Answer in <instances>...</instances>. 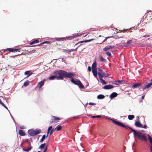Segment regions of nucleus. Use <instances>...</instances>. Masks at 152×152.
<instances>
[{"label": "nucleus", "mask_w": 152, "mask_h": 152, "mask_svg": "<svg viewBox=\"0 0 152 152\" xmlns=\"http://www.w3.org/2000/svg\"><path fill=\"white\" fill-rule=\"evenodd\" d=\"M44 83V80L41 81L38 83L39 85V88H41V87L43 85Z\"/></svg>", "instance_id": "16"}, {"label": "nucleus", "mask_w": 152, "mask_h": 152, "mask_svg": "<svg viewBox=\"0 0 152 152\" xmlns=\"http://www.w3.org/2000/svg\"><path fill=\"white\" fill-rule=\"evenodd\" d=\"M28 133L31 136H34L35 135L34 131L33 129L28 130Z\"/></svg>", "instance_id": "6"}, {"label": "nucleus", "mask_w": 152, "mask_h": 152, "mask_svg": "<svg viewBox=\"0 0 152 152\" xmlns=\"http://www.w3.org/2000/svg\"><path fill=\"white\" fill-rule=\"evenodd\" d=\"M113 84H115V85H119L118 84H117V83H113Z\"/></svg>", "instance_id": "58"}, {"label": "nucleus", "mask_w": 152, "mask_h": 152, "mask_svg": "<svg viewBox=\"0 0 152 152\" xmlns=\"http://www.w3.org/2000/svg\"><path fill=\"white\" fill-rule=\"evenodd\" d=\"M129 129H130L132 132H133V135H134V137H135V136L137 135V131H135V130L132 129V128H129Z\"/></svg>", "instance_id": "19"}, {"label": "nucleus", "mask_w": 152, "mask_h": 152, "mask_svg": "<svg viewBox=\"0 0 152 152\" xmlns=\"http://www.w3.org/2000/svg\"><path fill=\"white\" fill-rule=\"evenodd\" d=\"M132 40H129L128 41H127V44H130L132 43Z\"/></svg>", "instance_id": "41"}, {"label": "nucleus", "mask_w": 152, "mask_h": 152, "mask_svg": "<svg viewBox=\"0 0 152 152\" xmlns=\"http://www.w3.org/2000/svg\"><path fill=\"white\" fill-rule=\"evenodd\" d=\"M101 117V116L100 115H96V116H92V117H91L92 118H100Z\"/></svg>", "instance_id": "33"}, {"label": "nucleus", "mask_w": 152, "mask_h": 152, "mask_svg": "<svg viewBox=\"0 0 152 152\" xmlns=\"http://www.w3.org/2000/svg\"><path fill=\"white\" fill-rule=\"evenodd\" d=\"M62 127L60 125H58L54 130H56L57 131H59L61 129Z\"/></svg>", "instance_id": "24"}, {"label": "nucleus", "mask_w": 152, "mask_h": 152, "mask_svg": "<svg viewBox=\"0 0 152 152\" xmlns=\"http://www.w3.org/2000/svg\"><path fill=\"white\" fill-rule=\"evenodd\" d=\"M112 121L114 124L118 126L124 127L126 129H128V128L129 129V128H130V127H129L128 126H126L125 124H122V123L117 121L114 120H112Z\"/></svg>", "instance_id": "3"}, {"label": "nucleus", "mask_w": 152, "mask_h": 152, "mask_svg": "<svg viewBox=\"0 0 152 152\" xmlns=\"http://www.w3.org/2000/svg\"><path fill=\"white\" fill-rule=\"evenodd\" d=\"M115 81L116 82H118V83H121L122 81V80H115Z\"/></svg>", "instance_id": "37"}, {"label": "nucleus", "mask_w": 152, "mask_h": 152, "mask_svg": "<svg viewBox=\"0 0 152 152\" xmlns=\"http://www.w3.org/2000/svg\"><path fill=\"white\" fill-rule=\"evenodd\" d=\"M32 148V147L30 146V147H28V148L26 149H23V151H25L26 152H28Z\"/></svg>", "instance_id": "20"}, {"label": "nucleus", "mask_w": 152, "mask_h": 152, "mask_svg": "<svg viewBox=\"0 0 152 152\" xmlns=\"http://www.w3.org/2000/svg\"><path fill=\"white\" fill-rule=\"evenodd\" d=\"M138 86L137 83L134 84L132 86V88H135Z\"/></svg>", "instance_id": "34"}, {"label": "nucleus", "mask_w": 152, "mask_h": 152, "mask_svg": "<svg viewBox=\"0 0 152 152\" xmlns=\"http://www.w3.org/2000/svg\"><path fill=\"white\" fill-rule=\"evenodd\" d=\"M152 85V83H150L148 84L147 85H145L144 87L143 88V90H144L146 88H148L150 87Z\"/></svg>", "instance_id": "14"}, {"label": "nucleus", "mask_w": 152, "mask_h": 152, "mask_svg": "<svg viewBox=\"0 0 152 152\" xmlns=\"http://www.w3.org/2000/svg\"><path fill=\"white\" fill-rule=\"evenodd\" d=\"M107 40V39L105 38L103 41L102 42H104L106 40Z\"/></svg>", "instance_id": "57"}, {"label": "nucleus", "mask_w": 152, "mask_h": 152, "mask_svg": "<svg viewBox=\"0 0 152 152\" xmlns=\"http://www.w3.org/2000/svg\"><path fill=\"white\" fill-rule=\"evenodd\" d=\"M45 145V143H43V144H41L40 145V147H39V148H44Z\"/></svg>", "instance_id": "32"}, {"label": "nucleus", "mask_w": 152, "mask_h": 152, "mask_svg": "<svg viewBox=\"0 0 152 152\" xmlns=\"http://www.w3.org/2000/svg\"><path fill=\"white\" fill-rule=\"evenodd\" d=\"M0 104L2 105L3 106L4 104L2 102L1 100L0 99Z\"/></svg>", "instance_id": "44"}, {"label": "nucleus", "mask_w": 152, "mask_h": 152, "mask_svg": "<svg viewBox=\"0 0 152 152\" xmlns=\"http://www.w3.org/2000/svg\"><path fill=\"white\" fill-rule=\"evenodd\" d=\"M142 132H144V131H143V130H141V131L138 130V131H137V136L138 137L141 135H142L141 134H142Z\"/></svg>", "instance_id": "18"}, {"label": "nucleus", "mask_w": 152, "mask_h": 152, "mask_svg": "<svg viewBox=\"0 0 152 152\" xmlns=\"http://www.w3.org/2000/svg\"><path fill=\"white\" fill-rule=\"evenodd\" d=\"M64 71L59 70L54 72L53 74L56 75L57 80L62 79L63 78V76H64Z\"/></svg>", "instance_id": "1"}, {"label": "nucleus", "mask_w": 152, "mask_h": 152, "mask_svg": "<svg viewBox=\"0 0 152 152\" xmlns=\"http://www.w3.org/2000/svg\"><path fill=\"white\" fill-rule=\"evenodd\" d=\"M117 94L115 92H113L112 93L110 96V98L111 99H113V98L116 97L117 96Z\"/></svg>", "instance_id": "12"}, {"label": "nucleus", "mask_w": 152, "mask_h": 152, "mask_svg": "<svg viewBox=\"0 0 152 152\" xmlns=\"http://www.w3.org/2000/svg\"><path fill=\"white\" fill-rule=\"evenodd\" d=\"M139 138L141 140L146 141L147 140V137L144 135H141L139 137Z\"/></svg>", "instance_id": "8"}, {"label": "nucleus", "mask_w": 152, "mask_h": 152, "mask_svg": "<svg viewBox=\"0 0 152 152\" xmlns=\"http://www.w3.org/2000/svg\"><path fill=\"white\" fill-rule=\"evenodd\" d=\"M35 135L41 133V131L40 129H36L35 131Z\"/></svg>", "instance_id": "25"}, {"label": "nucleus", "mask_w": 152, "mask_h": 152, "mask_svg": "<svg viewBox=\"0 0 152 152\" xmlns=\"http://www.w3.org/2000/svg\"><path fill=\"white\" fill-rule=\"evenodd\" d=\"M47 150V147H46L45 148L43 152H46Z\"/></svg>", "instance_id": "49"}, {"label": "nucleus", "mask_w": 152, "mask_h": 152, "mask_svg": "<svg viewBox=\"0 0 152 152\" xmlns=\"http://www.w3.org/2000/svg\"><path fill=\"white\" fill-rule=\"evenodd\" d=\"M20 129H24L25 128V127H24V126H21L20 127Z\"/></svg>", "instance_id": "48"}, {"label": "nucleus", "mask_w": 152, "mask_h": 152, "mask_svg": "<svg viewBox=\"0 0 152 152\" xmlns=\"http://www.w3.org/2000/svg\"><path fill=\"white\" fill-rule=\"evenodd\" d=\"M55 130L54 129H52L50 133V135L53 133V131H54Z\"/></svg>", "instance_id": "42"}, {"label": "nucleus", "mask_w": 152, "mask_h": 152, "mask_svg": "<svg viewBox=\"0 0 152 152\" xmlns=\"http://www.w3.org/2000/svg\"><path fill=\"white\" fill-rule=\"evenodd\" d=\"M52 128V126H50L48 128V130L49 131H50Z\"/></svg>", "instance_id": "39"}, {"label": "nucleus", "mask_w": 152, "mask_h": 152, "mask_svg": "<svg viewBox=\"0 0 152 152\" xmlns=\"http://www.w3.org/2000/svg\"><path fill=\"white\" fill-rule=\"evenodd\" d=\"M135 125L137 127L142 128L143 126L139 121H136L135 123Z\"/></svg>", "instance_id": "9"}, {"label": "nucleus", "mask_w": 152, "mask_h": 152, "mask_svg": "<svg viewBox=\"0 0 152 152\" xmlns=\"http://www.w3.org/2000/svg\"><path fill=\"white\" fill-rule=\"evenodd\" d=\"M64 76L65 77L72 78V77L74 76V75L70 73H68L64 71Z\"/></svg>", "instance_id": "5"}, {"label": "nucleus", "mask_w": 152, "mask_h": 152, "mask_svg": "<svg viewBox=\"0 0 152 152\" xmlns=\"http://www.w3.org/2000/svg\"><path fill=\"white\" fill-rule=\"evenodd\" d=\"M37 152H41L40 151H38Z\"/></svg>", "instance_id": "64"}, {"label": "nucleus", "mask_w": 152, "mask_h": 152, "mask_svg": "<svg viewBox=\"0 0 152 152\" xmlns=\"http://www.w3.org/2000/svg\"><path fill=\"white\" fill-rule=\"evenodd\" d=\"M98 70L99 71L101 72H102V70L100 68H98Z\"/></svg>", "instance_id": "50"}, {"label": "nucleus", "mask_w": 152, "mask_h": 152, "mask_svg": "<svg viewBox=\"0 0 152 152\" xmlns=\"http://www.w3.org/2000/svg\"><path fill=\"white\" fill-rule=\"evenodd\" d=\"M73 37L72 36H69L66 37H62V38H56L54 39H56L57 41H66V40H70L72 39Z\"/></svg>", "instance_id": "4"}, {"label": "nucleus", "mask_w": 152, "mask_h": 152, "mask_svg": "<svg viewBox=\"0 0 152 152\" xmlns=\"http://www.w3.org/2000/svg\"><path fill=\"white\" fill-rule=\"evenodd\" d=\"M89 105H94L95 104L94 103L90 102L89 103Z\"/></svg>", "instance_id": "43"}, {"label": "nucleus", "mask_w": 152, "mask_h": 152, "mask_svg": "<svg viewBox=\"0 0 152 152\" xmlns=\"http://www.w3.org/2000/svg\"><path fill=\"white\" fill-rule=\"evenodd\" d=\"M137 86H140L141 85V84L140 83H137Z\"/></svg>", "instance_id": "55"}, {"label": "nucleus", "mask_w": 152, "mask_h": 152, "mask_svg": "<svg viewBox=\"0 0 152 152\" xmlns=\"http://www.w3.org/2000/svg\"><path fill=\"white\" fill-rule=\"evenodd\" d=\"M29 82L27 80L25 81L23 83V86H27L29 84Z\"/></svg>", "instance_id": "31"}, {"label": "nucleus", "mask_w": 152, "mask_h": 152, "mask_svg": "<svg viewBox=\"0 0 152 152\" xmlns=\"http://www.w3.org/2000/svg\"><path fill=\"white\" fill-rule=\"evenodd\" d=\"M151 152H152V146L151 147Z\"/></svg>", "instance_id": "61"}, {"label": "nucleus", "mask_w": 152, "mask_h": 152, "mask_svg": "<svg viewBox=\"0 0 152 152\" xmlns=\"http://www.w3.org/2000/svg\"><path fill=\"white\" fill-rule=\"evenodd\" d=\"M147 126L146 125H144L143 126L142 128H145L147 127Z\"/></svg>", "instance_id": "54"}, {"label": "nucleus", "mask_w": 152, "mask_h": 152, "mask_svg": "<svg viewBox=\"0 0 152 152\" xmlns=\"http://www.w3.org/2000/svg\"><path fill=\"white\" fill-rule=\"evenodd\" d=\"M29 72H30V71H26L25 72L24 74L26 75H27L29 74Z\"/></svg>", "instance_id": "40"}, {"label": "nucleus", "mask_w": 152, "mask_h": 152, "mask_svg": "<svg viewBox=\"0 0 152 152\" xmlns=\"http://www.w3.org/2000/svg\"><path fill=\"white\" fill-rule=\"evenodd\" d=\"M8 50L10 52H14L13 49H11V48L8 49Z\"/></svg>", "instance_id": "38"}, {"label": "nucleus", "mask_w": 152, "mask_h": 152, "mask_svg": "<svg viewBox=\"0 0 152 152\" xmlns=\"http://www.w3.org/2000/svg\"><path fill=\"white\" fill-rule=\"evenodd\" d=\"M49 42L48 41H46V42H43L42 43H41V44H44V43H47V44H48L49 43Z\"/></svg>", "instance_id": "45"}, {"label": "nucleus", "mask_w": 152, "mask_h": 152, "mask_svg": "<svg viewBox=\"0 0 152 152\" xmlns=\"http://www.w3.org/2000/svg\"><path fill=\"white\" fill-rule=\"evenodd\" d=\"M99 79L102 83L104 84H107V83L105 82V81L102 79V76H99Z\"/></svg>", "instance_id": "22"}, {"label": "nucleus", "mask_w": 152, "mask_h": 152, "mask_svg": "<svg viewBox=\"0 0 152 152\" xmlns=\"http://www.w3.org/2000/svg\"><path fill=\"white\" fill-rule=\"evenodd\" d=\"M34 41H33V42H31L30 43V45H32V44H34Z\"/></svg>", "instance_id": "51"}, {"label": "nucleus", "mask_w": 152, "mask_h": 152, "mask_svg": "<svg viewBox=\"0 0 152 152\" xmlns=\"http://www.w3.org/2000/svg\"><path fill=\"white\" fill-rule=\"evenodd\" d=\"M106 54L108 56H111V53L109 52H107L106 53Z\"/></svg>", "instance_id": "36"}, {"label": "nucleus", "mask_w": 152, "mask_h": 152, "mask_svg": "<svg viewBox=\"0 0 152 152\" xmlns=\"http://www.w3.org/2000/svg\"><path fill=\"white\" fill-rule=\"evenodd\" d=\"M50 131H49L48 130L47 133L48 134L50 132Z\"/></svg>", "instance_id": "60"}, {"label": "nucleus", "mask_w": 152, "mask_h": 152, "mask_svg": "<svg viewBox=\"0 0 152 152\" xmlns=\"http://www.w3.org/2000/svg\"><path fill=\"white\" fill-rule=\"evenodd\" d=\"M71 81L73 83L78 85L79 88H84L83 85L82 84L80 81L79 80L77 79L75 80H73V79L72 78Z\"/></svg>", "instance_id": "2"}, {"label": "nucleus", "mask_w": 152, "mask_h": 152, "mask_svg": "<svg viewBox=\"0 0 152 152\" xmlns=\"http://www.w3.org/2000/svg\"><path fill=\"white\" fill-rule=\"evenodd\" d=\"M88 70L89 71H91V67L90 66H88Z\"/></svg>", "instance_id": "46"}, {"label": "nucleus", "mask_w": 152, "mask_h": 152, "mask_svg": "<svg viewBox=\"0 0 152 152\" xmlns=\"http://www.w3.org/2000/svg\"><path fill=\"white\" fill-rule=\"evenodd\" d=\"M94 39H90L86 40H84V41H82L81 42H89L91 41L94 40Z\"/></svg>", "instance_id": "29"}, {"label": "nucleus", "mask_w": 152, "mask_h": 152, "mask_svg": "<svg viewBox=\"0 0 152 152\" xmlns=\"http://www.w3.org/2000/svg\"><path fill=\"white\" fill-rule=\"evenodd\" d=\"M148 137V139L149 142L152 146V138L148 134H147Z\"/></svg>", "instance_id": "21"}, {"label": "nucleus", "mask_w": 152, "mask_h": 152, "mask_svg": "<svg viewBox=\"0 0 152 152\" xmlns=\"http://www.w3.org/2000/svg\"><path fill=\"white\" fill-rule=\"evenodd\" d=\"M18 50V49H13L14 52Z\"/></svg>", "instance_id": "53"}, {"label": "nucleus", "mask_w": 152, "mask_h": 152, "mask_svg": "<svg viewBox=\"0 0 152 152\" xmlns=\"http://www.w3.org/2000/svg\"><path fill=\"white\" fill-rule=\"evenodd\" d=\"M113 46L107 45L103 49V50L104 51H107V50L112 49L114 48Z\"/></svg>", "instance_id": "7"}, {"label": "nucleus", "mask_w": 152, "mask_h": 152, "mask_svg": "<svg viewBox=\"0 0 152 152\" xmlns=\"http://www.w3.org/2000/svg\"><path fill=\"white\" fill-rule=\"evenodd\" d=\"M56 77V76H50L49 78V79L50 80H52L54 78Z\"/></svg>", "instance_id": "30"}, {"label": "nucleus", "mask_w": 152, "mask_h": 152, "mask_svg": "<svg viewBox=\"0 0 152 152\" xmlns=\"http://www.w3.org/2000/svg\"><path fill=\"white\" fill-rule=\"evenodd\" d=\"M11 117H12V119H13V121H14L15 122V120H14V119L13 118V117H12V116H11Z\"/></svg>", "instance_id": "59"}, {"label": "nucleus", "mask_w": 152, "mask_h": 152, "mask_svg": "<svg viewBox=\"0 0 152 152\" xmlns=\"http://www.w3.org/2000/svg\"><path fill=\"white\" fill-rule=\"evenodd\" d=\"M92 73L94 76L96 77H97V69H92Z\"/></svg>", "instance_id": "13"}, {"label": "nucleus", "mask_w": 152, "mask_h": 152, "mask_svg": "<svg viewBox=\"0 0 152 152\" xmlns=\"http://www.w3.org/2000/svg\"><path fill=\"white\" fill-rule=\"evenodd\" d=\"M99 59L101 61H103L104 62H106V59L103 58L102 56H100Z\"/></svg>", "instance_id": "27"}, {"label": "nucleus", "mask_w": 152, "mask_h": 152, "mask_svg": "<svg viewBox=\"0 0 152 152\" xmlns=\"http://www.w3.org/2000/svg\"><path fill=\"white\" fill-rule=\"evenodd\" d=\"M48 134H47V135H46V137H48Z\"/></svg>", "instance_id": "63"}, {"label": "nucleus", "mask_w": 152, "mask_h": 152, "mask_svg": "<svg viewBox=\"0 0 152 152\" xmlns=\"http://www.w3.org/2000/svg\"><path fill=\"white\" fill-rule=\"evenodd\" d=\"M45 135H44L42 136L41 139L39 141L40 142H42L45 140Z\"/></svg>", "instance_id": "28"}, {"label": "nucleus", "mask_w": 152, "mask_h": 152, "mask_svg": "<svg viewBox=\"0 0 152 152\" xmlns=\"http://www.w3.org/2000/svg\"><path fill=\"white\" fill-rule=\"evenodd\" d=\"M144 95H143V96H142V99H144Z\"/></svg>", "instance_id": "56"}, {"label": "nucleus", "mask_w": 152, "mask_h": 152, "mask_svg": "<svg viewBox=\"0 0 152 152\" xmlns=\"http://www.w3.org/2000/svg\"><path fill=\"white\" fill-rule=\"evenodd\" d=\"M98 75L99 77L100 76H102V78L103 77H107L108 76V75L107 74H106L105 72H99Z\"/></svg>", "instance_id": "11"}, {"label": "nucleus", "mask_w": 152, "mask_h": 152, "mask_svg": "<svg viewBox=\"0 0 152 152\" xmlns=\"http://www.w3.org/2000/svg\"><path fill=\"white\" fill-rule=\"evenodd\" d=\"M113 88V86L111 85H107L103 87V88L105 89H109L112 88Z\"/></svg>", "instance_id": "10"}, {"label": "nucleus", "mask_w": 152, "mask_h": 152, "mask_svg": "<svg viewBox=\"0 0 152 152\" xmlns=\"http://www.w3.org/2000/svg\"><path fill=\"white\" fill-rule=\"evenodd\" d=\"M134 118V115H129L128 116V118L129 120H132Z\"/></svg>", "instance_id": "26"}, {"label": "nucleus", "mask_w": 152, "mask_h": 152, "mask_svg": "<svg viewBox=\"0 0 152 152\" xmlns=\"http://www.w3.org/2000/svg\"><path fill=\"white\" fill-rule=\"evenodd\" d=\"M34 43H38L39 41V40L38 39H37L35 41H34Z\"/></svg>", "instance_id": "47"}, {"label": "nucleus", "mask_w": 152, "mask_h": 152, "mask_svg": "<svg viewBox=\"0 0 152 152\" xmlns=\"http://www.w3.org/2000/svg\"><path fill=\"white\" fill-rule=\"evenodd\" d=\"M3 106L4 107H5L6 109H7V110H8V109H7V108L4 105V104Z\"/></svg>", "instance_id": "52"}, {"label": "nucleus", "mask_w": 152, "mask_h": 152, "mask_svg": "<svg viewBox=\"0 0 152 152\" xmlns=\"http://www.w3.org/2000/svg\"><path fill=\"white\" fill-rule=\"evenodd\" d=\"M96 63L95 60L94 61L92 65V69H97L96 68Z\"/></svg>", "instance_id": "15"}, {"label": "nucleus", "mask_w": 152, "mask_h": 152, "mask_svg": "<svg viewBox=\"0 0 152 152\" xmlns=\"http://www.w3.org/2000/svg\"><path fill=\"white\" fill-rule=\"evenodd\" d=\"M53 119L54 120L57 121V120H59L60 118H59L56 117L55 116H53Z\"/></svg>", "instance_id": "35"}, {"label": "nucleus", "mask_w": 152, "mask_h": 152, "mask_svg": "<svg viewBox=\"0 0 152 152\" xmlns=\"http://www.w3.org/2000/svg\"><path fill=\"white\" fill-rule=\"evenodd\" d=\"M19 134L22 136H24L25 135V133L22 130H20L19 131Z\"/></svg>", "instance_id": "23"}, {"label": "nucleus", "mask_w": 152, "mask_h": 152, "mask_svg": "<svg viewBox=\"0 0 152 152\" xmlns=\"http://www.w3.org/2000/svg\"><path fill=\"white\" fill-rule=\"evenodd\" d=\"M105 97L102 94H99L97 96V98L98 99H102L104 98Z\"/></svg>", "instance_id": "17"}, {"label": "nucleus", "mask_w": 152, "mask_h": 152, "mask_svg": "<svg viewBox=\"0 0 152 152\" xmlns=\"http://www.w3.org/2000/svg\"><path fill=\"white\" fill-rule=\"evenodd\" d=\"M110 38L109 37H106V39H107Z\"/></svg>", "instance_id": "62"}]
</instances>
